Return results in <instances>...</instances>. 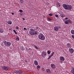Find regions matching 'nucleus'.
<instances>
[{
  "label": "nucleus",
  "mask_w": 74,
  "mask_h": 74,
  "mask_svg": "<svg viewBox=\"0 0 74 74\" xmlns=\"http://www.w3.org/2000/svg\"><path fill=\"white\" fill-rule=\"evenodd\" d=\"M2 68L3 70H8V67L6 66H2Z\"/></svg>",
  "instance_id": "nucleus-9"
},
{
  "label": "nucleus",
  "mask_w": 74,
  "mask_h": 74,
  "mask_svg": "<svg viewBox=\"0 0 74 74\" xmlns=\"http://www.w3.org/2000/svg\"><path fill=\"white\" fill-rule=\"evenodd\" d=\"M12 15H14V13H12Z\"/></svg>",
  "instance_id": "nucleus-49"
},
{
  "label": "nucleus",
  "mask_w": 74,
  "mask_h": 74,
  "mask_svg": "<svg viewBox=\"0 0 74 74\" xmlns=\"http://www.w3.org/2000/svg\"><path fill=\"white\" fill-rule=\"evenodd\" d=\"M60 59L61 61H64V60H65L64 57L62 56H60Z\"/></svg>",
  "instance_id": "nucleus-6"
},
{
  "label": "nucleus",
  "mask_w": 74,
  "mask_h": 74,
  "mask_svg": "<svg viewBox=\"0 0 74 74\" xmlns=\"http://www.w3.org/2000/svg\"><path fill=\"white\" fill-rule=\"evenodd\" d=\"M16 40H17V41H19V37H17L16 38Z\"/></svg>",
  "instance_id": "nucleus-22"
},
{
  "label": "nucleus",
  "mask_w": 74,
  "mask_h": 74,
  "mask_svg": "<svg viewBox=\"0 0 74 74\" xmlns=\"http://www.w3.org/2000/svg\"><path fill=\"white\" fill-rule=\"evenodd\" d=\"M52 15H53V14H49V16H52Z\"/></svg>",
  "instance_id": "nucleus-38"
},
{
  "label": "nucleus",
  "mask_w": 74,
  "mask_h": 74,
  "mask_svg": "<svg viewBox=\"0 0 74 74\" xmlns=\"http://www.w3.org/2000/svg\"><path fill=\"white\" fill-rule=\"evenodd\" d=\"M9 30H11V31H12V29H9Z\"/></svg>",
  "instance_id": "nucleus-50"
},
{
  "label": "nucleus",
  "mask_w": 74,
  "mask_h": 74,
  "mask_svg": "<svg viewBox=\"0 0 74 74\" xmlns=\"http://www.w3.org/2000/svg\"><path fill=\"white\" fill-rule=\"evenodd\" d=\"M65 24H66L67 25V24H68V21L67 20H66V21H65L64 22Z\"/></svg>",
  "instance_id": "nucleus-28"
},
{
  "label": "nucleus",
  "mask_w": 74,
  "mask_h": 74,
  "mask_svg": "<svg viewBox=\"0 0 74 74\" xmlns=\"http://www.w3.org/2000/svg\"><path fill=\"white\" fill-rule=\"evenodd\" d=\"M61 29V27H58V29Z\"/></svg>",
  "instance_id": "nucleus-47"
},
{
  "label": "nucleus",
  "mask_w": 74,
  "mask_h": 74,
  "mask_svg": "<svg viewBox=\"0 0 74 74\" xmlns=\"http://www.w3.org/2000/svg\"><path fill=\"white\" fill-rule=\"evenodd\" d=\"M30 30L31 32H34L35 31V29H34V28H30Z\"/></svg>",
  "instance_id": "nucleus-17"
},
{
  "label": "nucleus",
  "mask_w": 74,
  "mask_h": 74,
  "mask_svg": "<svg viewBox=\"0 0 74 74\" xmlns=\"http://www.w3.org/2000/svg\"><path fill=\"white\" fill-rule=\"evenodd\" d=\"M13 32H14L15 34H18V33H17V32H16V31L15 30H14Z\"/></svg>",
  "instance_id": "nucleus-27"
},
{
  "label": "nucleus",
  "mask_w": 74,
  "mask_h": 74,
  "mask_svg": "<svg viewBox=\"0 0 74 74\" xmlns=\"http://www.w3.org/2000/svg\"><path fill=\"white\" fill-rule=\"evenodd\" d=\"M47 19H48V20L49 21H52V20L51 18H48Z\"/></svg>",
  "instance_id": "nucleus-30"
},
{
  "label": "nucleus",
  "mask_w": 74,
  "mask_h": 74,
  "mask_svg": "<svg viewBox=\"0 0 74 74\" xmlns=\"http://www.w3.org/2000/svg\"><path fill=\"white\" fill-rule=\"evenodd\" d=\"M46 71L47 73H49V74H50L51 73V71H50V70L49 69H47L46 70Z\"/></svg>",
  "instance_id": "nucleus-10"
},
{
  "label": "nucleus",
  "mask_w": 74,
  "mask_h": 74,
  "mask_svg": "<svg viewBox=\"0 0 74 74\" xmlns=\"http://www.w3.org/2000/svg\"><path fill=\"white\" fill-rule=\"evenodd\" d=\"M29 34H31V35H32V36L33 35H34V33L32 32V31H30L29 32Z\"/></svg>",
  "instance_id": "nucleus-14"
},
{
  "label": "nucleus",
  "mask_w": 74,
  "mask_h": 74,
  "mask_svg": "<svg viewBox=\"0 0 74 74\" xmlns=\"http://www.w3.org/2000/svg\"><path fill=\"white\" fill-rule=\"evenodd\" d=\"M50 53H51V52H50L49 51H47V53H48V54H50Z\"/></svg>",
  "instance_id": "nucleus-33"
},
{
  "label": "nucleus",
  "mask_w": 74,
  "mask_h": 74,
  "mask_svg": "<svg viewBox=\"0 0 74 74\" xmlns=\"http://www.w3.org/2000/svg\"><path fill=\"white\" fill-rule=\"evenodd\" d=\"M10 49H12V47H11Z\"/></svg>",
  "instance_id": "nucleus-51"
},
{
  "label": "nucleus",
  "mask_w": 74,
  "mask_h": 74,
  "mask_svg": "<svg viewBox=\"0 0 74 74\" xmlns=\"http://www.w3.org/2000/svg\"><path fill=\"white\" fill-rule=\"evenodd\" d=\"M20 2L21 3H23L24 2V1L23 0H20Z\"/></svg>",
  "instance_id": "nucleus-23"
},
{
  "label": "nucleus",
  "mask_w": 74,
  "mask_h": 74,
  "mask_svg": "<svg viewBox=\"0 0 74 74\" xmlns=\"http://www.w3.org/2000/svg\"><path fill=\"white\" fill-rule=\"evenodd\" d=\"M3 32H4V31H3V29H0V33H3Z\"/></svg>",
  "instance_id": "nucleus-19"
},
{
  "label": "nucleus",
  "mask_w": 74,
  "mask_h": 74,
  "mask_svg": "<svg viewBox=\"0 0 74 74\" xmlns=\"http://www.w3.org/2000/svg\"><path fill=\"white\" fill-rule=\"evenodd\" d=\"M28 47H26V49H30V48H28V49L27 48Z\"/></svg>",
  "instance_id": "nucleus-39"
},
{
  "label": "nucleus",
  "mask_w": 74,
  "mask_h": 74,
  "mask_svg": "<svg viewBox=\"0 0 74 74\" xmlns=\"http://www.w3.org/2000/svg\"><path fill=\"white\" fill-rule=\"evenodd\" d=\"M69 51L71 53H73L74 52V49L72 48H70L69 49Z\"/></svg>",
  "instance_id": "nucleus-5"
},
{
  "label": "nucleus",
  "mask_w": 74,
  "mask_h": 74,
  "mask_svg": "<svg viewBox=\"0 0 74 74\" xmlns=\"http://www.w3.org/2000/svg\"><path fill=\"white\" fill-rule=\"evenodd\" d=\"M25 62H27V60H25Z\"/></svg>",
  "instance_id": "nucleus-46"
},
{
  "label": "nucleus",
  "mask_w": 74,
  "mask_h": 74,
  "mask_svg": "<svg viewBox=\"0 0 74 74\" xmlns=\"http://www.w3.org/2000/svg\"><path fill=\"white\" fill-rule=\"evenodd\" d=\"M62 6L65 10H71L73 8V6L70 5L63 4Z\"/></svg>",
  "instance_id": "nucleus-1"
},
{
  "label": "nucleus",
  "mask_w": 74,
  "mask_h": 74,
  "mask_svg": "<svg viewBox=\"0 0 74 74\" xmlns=\"http://www.w3.org/2000/svg\"><path fill=\"white\" fill-rule=\"evenodd\" d=\"M20 12L21 13L23 12V10H20Z\"/></svg>",
  "instance_id": "nucleus-35"
},
{
  "label": "nucleus",
  "mask_w": 74,
  "mask_h": 74,
  "mask_svg": "<svg viewBox=\"0 0 74 74\" xmlns=\"http://www.w3.org/2000/svg\"><path fill=\"white\" fill-rule=\"evenodd\" d=\"M23 20L24 21H25V18H23Z\"/></svg>",
  "instance_id": "nucleus-48"
},
{
  "label": "nucleus",
  "mask_w": 74,
  "mask_h": 74,
  "mask_svg": "<svg viewBox=\"0 0 74 74\" xmlns=\"http://www.w3.org/2000/svg\"><path fill=\"white\" fill-rule=\"evenodd\" d=\"M21 49L22 50V51H24V50H25V48L23 47H21Z\"/></svg>",
  "instance_id": "nucleus-18"
},
{
  "label": "nucleus",
  "mask_w": 74,
  "mask_h": 74,
  "mask_svg": "<svg viewBox=\"0 0 74 74\" xmlns=\"http://www.w3.org/2000/svg\"><path fill=\"white\" fill-rule=\"evenodd\" d=\"M72 70H71V72L72 73H73V74H74V68L73 67H72L71 68Z\"/></svg>",
  "instance_id": "nucleus-12"
},
{
  "label": "nucleus",
  "mask_w": 74,
  "mask_h": 74,
  "mask_svg": "<svg viewBox=\"0 0 74 74\" xmlns=\"http://www.w3.org/2000/svg\"><path fill=\"white\" fill-rule=\"evenodd\" d=\"M11 44V43L9 42H7L6 43V45H8V46H10Z\"/></svg>",
  "instance_id": "nucleus-11"
},
{
  "label": "nucleus",
  "mask_w": 74,
  "mask_h": 74,
  "mask_svg": "<svg viewBox=\"0 0 74 74\" xmlns=\"http://www.w3.org/2000/svg\"><path fill=\"white\" fill-rule=\"evenodd\" d=\"M35 48H36V49H38V48L37 47H35Z\"/></svg>",
  "instance_id": "nucleus-42"
},
{
  "label": "nucleus",
  "mask_w": 74,
  "mask_h": 74,
  "mask_svg": "<svg viewBox=\"0 0 74 74\" xmlns=\"http://www.w3.org/2000/svg\"><path fill=\"white\" fill-rule=\"evenodd\" d=\"M54 53H54V52H53L51 53V56H52L53 55V54H54Z\"/></svg>",
  "instance_id": "nucleus-34"
},
{
  "label": "nucleus",
  "mask_w": 74,
  "mask_h": 74,
  "mask_svg": "<svg viewBox=\"0 0 74 74\" xmlns=\"http://www.w3.org/2000/svg\"><path fill=\"white\" fill-rule=\"evenodd\" d=\"M52 56L51 55L50 56H49V58H48V59H50V58H51L52 57Z\"/></svg>",
  "instance_id": "nucleus-31"
},
{
  "label": "nucleus",
  "mask_w": 74,
  "mask_h": 74,
  "mask_svg": "<svg viewBox=\"0 0 74 74\" xmlns=\"http://www.w3.org/2000/svg\"><path fill=\"white\" fill-rule=\"evenodd\" d=\"M38 32H37V31H36L35 32L34 34H37Z\"/></svg>",
  "instance_id": "nucleus-32"
},
{
  "label": "nucleus",
  "mask_w": 74,
  "mask_h": 74,
  "mask_svg": "<svg viewBox=\"0 0 74 74\" xmlns=\"http://www.w3.org/2000/svg\"><path fill=\"white\" fill-rule=\"evenodd\" d=\"M7 41L5 40L4 41V43L5 45H7Z\"/></svg>",
  "instance_id": "nucleus-24"
},
{
  "label": "nucleus",
  "mask_w": 74,
  "mask_h": 74,
  "mask_svg": "<svg viewBox=\"0 0 74 74\" xmlns=\"http://www.w3.org/2000/svg\"><path fill=\"white\" fill-rule=\"evenodd\" d=\"M72 37L73 38L74 40V35H72Z\"/></svg>",
  "instance_id": "nucleus-40"
},
{
  "label": "nucleus",
  "mask_w": 74,
  "mask_h": 74,
  "mask_svg": "<svg viewBox=\"0 0 74 74\" xmlns=\"http://www.w3.org/2000/svg\"><path fill=\"white\" fill-rule=\"evenodd\" d=\"M55 16L56 17H58V16H58V15H55Z\"/></svg>",
  "instance_id": "nucleus-41"
},
{
  "label": "nucleus",
  "mask_w": 74,
  "mask_h": 74,
  "mask_svg": "<svg viewBox=\"0 0 74 74\" xmlns=\"http://www.w3.org/2000/svg\"><path fill=\"white\" fill-rule=\"evenodd\" d=\"M42 71H45V69L43 67H42Z\"/></svg>",
  "instance_id": "nucleus-29"
},
{
  "label": "nucleus",
  "mask_w": 74,
  "mask_h": 74,
  "mask_svg": "<svg viewBox=\"0 0 74 74\" xmlns=\"http://www.w3.org/2000/svg\"><path fill=\"white\" fill-rule=\"evenodd\" d=\"M46 55H47V53L43 51L42 52V56L43 58H45V56Z\"/></svg>",
  "instance_id": "nucleus-3"
},
{
  "label": "nucleus",
  "mask_w": 74,
  "mask_h": 74,
  "mask_svg": "<svg viewBox=\"0 0 74 74\" xmlns=\"http://www.w3.org/2000/svg\"><path fill=\"white\" fill-rule=\"evenodd\" d=\"M60 16L62 17V18H64V17L65 16V15L64 14H60Z\"/></svg>",
  "instance_id": "nucleus-15"
},
{
  "label": "nucleus",
  "mask_w": 74,
  "mask_h": 74,
  "mask_svg": "<svg viewBox=\"0 0 74 74\" xmlns=\"http://www.w3.org/2000/svg\"><path fill=\"white\" fill-rule=\"evenodd\" d=\"M38 37L40 40L44 41L45 40V37L44 36V35L41 33L39 34V35L38 36Z\"/></svg>",
  "instance_id": "nucleus-2"
},
{
  "label": "nucleus",
  "mask_w": 74,
  "mask_h": 74,
  "mask_svg": "<svg viewBox=\"0 0 74 74\" xmlns=\"http://www.w3.org/2000/svg\"><path fill=\"white\" fill-rule=\"evenodd\" d=\"M34 64L36 66H37V65L38 64V62H37V61L36 60L34 61Z\"/></svg>",
  "instance_id": "nucleus-13"
},
{
  "label": "nucleus",
  "mask_w": 74,
  "mask_h": 74,
  "mask_svg": "<svg viewBox=\"0 0 74 74\" xmlns=\"http://www.w3.org/2000/svg\"><path fill=\"white\" fill-rule=\"evenodd\" d=\"M54 30L56 32L59 30V26H55L54 28Z\"/></svg>",
  "instance_id": "nucleus-8"
},
{
  "label": "nucleus",
  "mask_w": 74,
  "mask_h": 74,
  "mask_svg": "<svg viewBox=\"0 0 74 74\" xmlns=\"http://www.w3.org/2000/svg\"><path fill=\"white\" fill-rule=\"evenodd\" d=\"M16 29H17L18 30H19V27H16Z\"/></svg>",
  "instance_id": "nucleus-36"
},
{
  "label": "nucleus",
  "mask_w": 74,
  "mask_h": 74,
  "mask_svg": "<svg viewBox=\"0 0 74 74\" xmlns=\"http://www.w3.org/2000/svg\"><path fill=\"white\" fill-rule=\"evenodd\" d=\"M68 21V23H71V20H67Z\"/></svg>",
  "instance_id": "nucleus-26"
},
{
  "label": "nucleus",
  "mask_w": 74,
  "mask_h": 74,
  "mask_svg": "<svg viewBox=\"0 0 74 74\" xmlns=\"http://www.w3.org/2000/svg\"><path fill=\"white\" fill-rule=\"evenodd\" d=\"M36 30H38V27H36Z\"/></svg>",
  "instance_id": "nucleus-44"
},
{
  "label": "nucleus",
  "mask_w": 74,
  "mask_h": 74,
  "mask_svg": "<svg viewBox=\"0 0 74 74\" xmlns=\"http://www.w3.org/2000/svg\"><path fill=\"white\" fill-rule=\"evenodd\" d=\"M34 47H36V45H34Z\"/></svg>",
  "instance_id": "nucleus-53"
},
{
  "label": "nucleus",
  "mask_w": 74,
  "mask_h": 74,
  "mask_svg": "<svg viewBox=\"0 0 74 74\" xmlns=\"http://www.w3.org/2000/svg\"><path fill=\"white\" fill-rule=\"evenodd\" d=\"M20 15H22V14H21Z\"/></svg>",
  "instance_id": "nucleus-52"
},
{
  "label": "nucleus",
  "mask_w": 74,
  "mask_h": 74,
  "mask_svg": "<svg viewBox=\"0 0 74 74\" xmlns=\"http://www.w3.org/2000/svg\"><path fill=\"white\" fill-rule=\"evenodd\" d=\"M8 23L9 25H11L12 24V21L11 20H9L8 21Z\"/></svg>",
  "instance_id": "nucleus-16"
},
{
  "label": "nucleus",
  "mask_w": 74,
  "mask_h": 74,
  "mask_svg": "<svg viewBox=\"0 0 74 74\" xmlns=\"http://www.w3.org/2000/svg\"><path fill=\"white\" fill-rule=\"evenodd\" d=\"M37 68H40V65H38L37 66Z\"/></svg>",
  "instance_id": "nucleus-37"
},
{
  "label": "nucleus",
  "mask_w": 74,
  "mask_h": 74,
  "mask_svg": "<svg viewBox=\"0 0 74 74\" xmlns=\"http://www.w3.org/2000/svg\"><path fill=\"white\" fill-rule=\"evenodd\" d=\"M14 72L15 73L17 74H22L23 73L22 71H15Z\"/></svg>",
  "instance_id": "nucleus-4"
},
{
  "label": "nucleus",
  "mask_w": 74,
  "mask_h": 74,
  "mask_svg": "<svg viewBox=\"0 0 74 74\" xmlns=\"http://www.w3.org/2000/svg\"><path fill=\"white\" fill-rule=\"evenodd\" d=\"M67 47H70L71 46V44H70V43H68L67 44Z\"/></svg>",
  "instance_id": "nucleus-25"
},
{
  "label": "nucleus",
  "mask_w": 74,
  "mask_h": 74,
  "mask_svg": "<svg viewBox=\"0 0 74 74\" xmlns=\"http://www.w3.org/2000/svg\"><path fill=\"white\" fill-rule=\"evenodd\" d=\"M56 6L59 7H60V3H57L56 4Z\"/></svg>",
  "instance_id": "nucleus-20"
},
{
  "label": "nucleus",
  "mask_w": 74,
  "mask_h": 74,
  "mask_svg": "<svg viewBox=\"0 0 74 74\" xmlns=\"http://www.w3.org/2000/svg\"><path fill=\"white\" fill-rule=\"evenodd\" d=\"M65 19L66 20H67V19H68V18L67 17H66L65 18Z\"/></svg>",
  "instance_id": "nucleus-45"
},
{
  "label": "nucleus",
  "mask_w": 74,
  "mask_h": 74,
  "mask_svg": "<svg viewBox=\"0 0 74 74\" xmlns=\"http://www.w3.org/2000/svg\"><path fill=\"white\" fill-rule=\"evenodd\" d=\"M24 30H27V28L25 27L24 28Z\"/></svg>",
  "instance_id": "nucleus-43"
},
{
  "label": "nucleus",
  "mask_w": 74,
  "mask_h": 74,
  "mask_svg": "<svg viewBox=\"0 0 74 74\" xmlns=\"http://www.w3.org/2000/svg\"><path fill=\"white\" fill-rule=\"evenodd\" d=\"M71 33L72 34H74V30H72L71 31Z\"/></svg>",
  "instance_id": "nucleus-21"
},
{
  "label": "nucleus",
  "mask_w": 74,
  "mask_h": 74,
  "mask_svg": "<svg viewBox=\"0 0 74 74\" xmlns=\"http://www.w3.org/2000/svg\"><path fill=\"white\" fill-rule=\"evenodd\" d=\"M51 66L52 69H55L56 68V66L54 64H51Z\"/></svg>",
  "instance_id": "nucleus-7"
}]
</instances>
